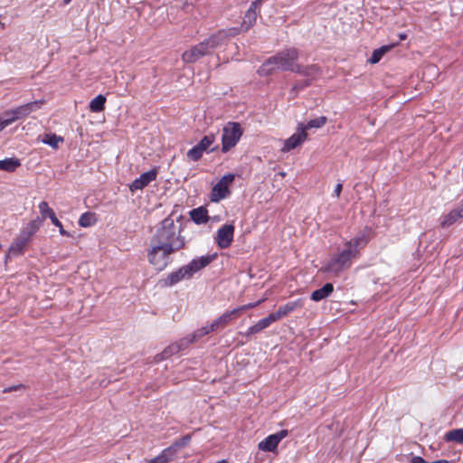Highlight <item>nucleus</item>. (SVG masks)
I'll list each match as a JSON object with an SVG mask.
<instances>
[{
  "instance_id": "1",
  "label": "nucleus",
  "mask_w": 463,
  "mask_h": 463,
  "mask_svg": "<svg viewBox=\"0 0 463 463\" xmlns=\"http://www.w3.org/2000/svg\"><path fill=\"white\" fill-rule=\"evenodd\" d=\"M184 237L171 217L161 222L160 227L150 240L147 260L157 270H163L170 262L171 255L184 249Z\"/></svg>"
},
{
  "instance_id": "2",
  "label": "nucleus",
  "mask_w": 463,
  "mask_h": 463,
  "mask_svg": "<svg viewBox=\"0 0 463 463\" xmlns=\"http://www.w3.org/2000/svg\"><path fill=\"white\" fill-rule=\"evenodd\" d=\"M237 33V28L220 30L212 34L209 38L185 51L182 54V60L187 63H194L203 56L211 54L214 49L226 43L230 38L234 37Z\"/></svg>"
},
{
  "instance_id": "3",
  "label": "nucleus",
  "mask_w": 463,
  "mask_h": 463,
  "mask_svg": "<svg viewBox=\"0 0 463 463\" xmlns=\"http://www.w3.org/2000/svg\"><path fill=\"white\" fill-rule=\"evenodd\" d=\"M298 56V49L294 47L284 49L267 59L260 67L258 72L262 76L270 75L276 70L295 72Z\"/></svg>"
},
{
  "instance_id": "4",
  "label": "nucleus",
  "mask_w": 463,
  "mask_h": 463,
  "mask_svg": "<svg viewBox=\"0 0 463 463\" xmlns=\"http://www.w3.org/2000/svg\"><path fill=\"white\" fill-rule=\"evenodd\" d=\"M41 226L42 220L40 217H37L36 219L28 222L10 245L8 254L10 256L22 255L29 242L32 241L33 235L38 232Z\"/></svg>"
},
{
  "instance_id": "5",
  "label": "nucleus",
  "mask_w": 463,
  "mask_h": 463,
  "mask_svg": "<svg viewBox=\"0 0 463 463\" xmlns=\"http://www.w3.org/2000/svg\"><path fill=\"white\" fill-rule=\"evenodd\" d=\"M358 259L353 251L343 245L342 249H339L337 253L333 255L329 261L323 267L322 270L326 273L338 276L344 270L348 269L353 260Z\"/></svg>"
},
{
  "instance_id": "6",
  "label": "nucleus",
  "mask_w": 463,
  "mask_h": 463,
  "mask_svg": "<svg viewBox=\"0 0 463 463\" xmlns=\"http://www.w3.org/2000/svg\"><path fill=\"white\" fill-rule=\"evenodd\" d=\"M242 136V129L239 123L229 122L222 128V151L228 152L234 147Z\"/></svg>"
},
{
  "instance_id": "7",
  "label": "nucleus",
  "mask_w": 463,
  "mask_h": 463,
  "mask_svg": "<svg viewBox=\"0 0 463 463\" xmlns=\"http://www.w3.org/2000/svg\"><path fill=\"white\" fill-rule=\"evenodd\" d=\"M44 103L43 99L34 100L27 104L19 106L12 110H8L5 113V117H7L10 124L15 120L22 119L27 117L33 111L37 110Z\"/></svg>"
},
{
  "instance_id": "8",
  "label": "nucleus",
  "mask_w": 463,
  "mask_h": 463,
  "mask_svg": "<svg viewBox=\"0 0 463 463\" xmlns=\"http://www.w3.org/2000/svg\"><path fill=\"white\" fill-rule=\"evenodd\" d=\"M234 180L233 174H228L222 177V179L213 187L211 193V200L213 202H219L226 198L230 194L229 184Z\"/></svg>"
},
{
  "instance_id": "9",
  "label": "nucleus",
  "mask_w": 463,
  "mask_h": 463,
  "mask_svg": "<svg viewBox=\"0 0 463 463\" xmlns=\"http://www.w3.org/2000/svg\"><path fill=\"white\" fill-rule=\"evenodd\" d=\"M288 431L287 430H281L277 433L271 434L265 438L258 444L260 450L273 452L277 449L279 443L288 436Z\"/></svg>"
},
{
  "instance_id": "10",
  "label": "nucleus",
  "mask_w": 463,
  "mask_h": 463,
  "mask_svg": "<svg viewBox=\"0 0 463 463\" xmlns=\"http://www.w3.org/2000/svg\"><path fill=\"white\" fill-rule=\"evenodd\" d=\"M234 230L232 224H224L217 231L215 241L221 249H227L231 246L233 241Z\"/></svg>"
},
{
  "instance_id": "11",
  "label": "nucleus",
  "mask_w": 463,
  "mask_h": 463,
  "mask_svg": "<svg viewBox=\"0 0 463 463\" xmlns=\"http://www.w3.org/2000/svg\"><path fill=\"white\" fill-rule=\"evenodd\" d=\"M192 343L193 339H188V337L182 338L179 341L169 345L161 354H156V361L168 359L172 355L179 353L181 350L187 348V346Z\"/></svg>"
},
{
  "instance_id": "12",
  "label": "nucleus",
  "mask_w": 463,
  "mask_h": 463,
  "mask_svg": "<svg viewBox=\"0 0 463 463\" xmlns=\"http://www.w3.org/2000/svg\"><path fill=\"white\" fill-rule=\"evenodd\" d=\"M368 242L369 238L367 234L363 232L352 238L350 241H345L344 245L351 251H353L357 258H359L360 250L364 249L368 244Z\"/></svg>"
},
{
  "instance_id": "13",
  "label": "nucleus",
  "mask_w": 463,
  "mask_h": 463,
  "mask_svg": "<svg viewBox=\"0 0 463 463\" xmlns=\"http://www.w3.org/2000/svg\"><path fill=\"white\" fill-rule=\"evenodd\" d=\"M157 175V170L156 168L151 169L146 173H143L139 177L136 178L129 185L131 192L137 190H142L147 186L152 181L156 180Z\"/></svg>"
},
{
  "instance_id": "14",
  "label": "nucleus",
  "mask_w": 463,
  "mask_h": 463,
  "mask_svg": "<svg viewBox=\"0 0 463 463\" xmlns=\"http://www.w3.org/2000/svg\"><path fill=\"white\" fill-rule=\"evenodd\" d=\"M263 0H255L253 1L247 12L245 13V15L242 20L241 27L248 31L250 27L253 26V24L256 23L258 12L257 9L260 7Z\"/></svg>"
},
{
  "instance_id": "15",
  "label": "nucleus",
  "mask_w": 463,
  "mask_h": 463,
  "mask_svg": "<svg viewBox=\"0 0 463 463\" xmlns=\"http://www.w3.org/2000/svg\"><path fill=\"white\" fill-rule=\"evenodd\" d=\"M307 134L305 132V128L298 127V132L293 134L290 137L284 141V146L281 149L282 152H288L299 145H301L307 139Z\"/></svg>"
},
{
  "instance_id": "16",
  "label": "nucleus",
  "mask_w": 463,
  "mask_h": 463,
  "mask_svg": "<svg viewBox=\"0 0 463 463\" xmlns=\"http://www.w3.org/2000/svg\"><path fill=\"white\" fill-rule=\"evenodd\" d=\"M304 307V300L302 298H298L294 301H290L286 303L283 306H280L276 312L271 313L276 321L280 318L288 316L289 313L293 312L298 308H301Z\"/></svg>"
},
{
  "instance_id": "17",
  "label": "nucleus",
  "mask_w": 463,
  "mask_h": 463,
  "mask_svg": "<svg viewBox=\"0 0 463 463\" xmlns=\"http://www.w3.org/2000/svg\"><path fill=\"white\" fill-rule=\"evenodd\" d=\"M215 259L214 255H206L201 256L200 258L192 260L187 265L186 268L188 271L191 273V277L199 270L204 269L208 266L213 260Z\"/></svg>"
},
{
  "instance_id": "18",
  "label": "nucleus",
  "mask_w": 463,
  "mask_h": 463,
  "mask_svg": "<svg viewBox=\"0 0 463 463\" xmlns=\"http://www.w3.org/2000/svg\"><path fill=\"white\" fill-rule=\"evenodd\" d=\"M240 317L236 308L224 312L222 316L217 317L212 322L211 329H218L225 327L229 323L237 319Z\"/></svg>"
},
{
  "instance_id": "19",
  "label": "nucleus",
  "mask_w": 463,
  "mask_h": 463,
  "mask_svg": "<svg viewBox=\"0 0 463 463\" xmlns=\"http://www.w3.org/2000/svg\"><path fill=\"white\" fill-rule=\"evenodd\" d=\"M191 273L188 271L186 265L181 267L179 269L171 272L165 279V286H174L179 281L186 279H190Z\"/></svg>"
},
{
  "instance_id": "20",
  "label": "nucleus",
  "mask_w": 463,
  "mask_h": 463,
  "mask_svg": "<svg viewBox=\"0 0 463 463\" xmlns=\"http://www.w3.org/2000/svg\"><path fill=\"white\" fill-rule=\"evenodd\" d=\"M295 72L307 77L306 80H310V82H312L313 80H317L320 76L321 70L316 64L307 65V66H301V65L298 64L297 68L295 69Z\"/></svg>"
},
{
  "instance_id": "21",
  "label": "nucleus",
  "mask_w": 463,
  "mask_h": 463,
  "mask_svg": "<svg viewBox=\"0 0 463 463\" xmlns=\"http://www.w3.org/2000/svg\"><path fill=\"white\" fill-rule=\"evenodd\" d=\"M463 218V204L458 208L451 210L448 214L444 215L440 220V227L448 228L454 224L458 220Z\"/></svg>"
},
{
  "instance_id": "22",
  "label": "nucleus",
  "mask_w": 463,
  "mask_h": 463,
  "mask_svg": "<svg viewBox=\"0 0 463 463\" xmlns=\"http://www.w3.org/2000/svg\"><path fill=\"white\" fill-rule=\"evenodd\" d=\"M274 322H276V319L270 313L267 317L259 320L255 325L249 327L245 335L249 336L250 335L258 334L263 329L269 327Z\"/></svg>"
},
{
  "instance_id": "23",
  "label": "nucleus",
  "mask_w": 463,
  "mask_h": 463,
  "mask_svg": "<svg viewBox=\"0 0 463 463\" xmlns=\"http://www.w3.org/2000/svg\"><path fill=\"white\" fill-rule=\"evenodd\" d=\"M334 291V286L332 283H326L322 288L315 290L311 294V299L313 301H320L326 298Z\"/></svg>"
},
{
  "instance_id": "24",
  "label": "nucleus",
  "mask_w": 463,
  "mask_h": 463,
  "mask_svg": "<svg viewBox=\"0 0 463 463\" xmlns=\"http://www.w3.org/2000/svg\"><path fill=\"white\" fill-rule=\"evenodd\" d=\"M190 216L196 224L206 223L209 221L208 211L204 207L193 209Z\"/></svg>"
},
{
  "instance_id": "25",
  "label": "nucleus",
  "mask_w": 463,
  "mask_h": 463,
  "mask_svg": "<svg viewBox=\"0 0 463 463\" xmlns=\"http://www.w3.org/2000/svg\"><path fill=\"white\" fill-rule=\"evenodd\" d=\"M20 165V160L14 157L0 160V170L8 173L14 172Z\"/></svg>"
},
{
  "instance_id": "26",
  "label": "nucleus",
  "mask_w": 463,
  "mask_h": 463,
  "mask_svg": "<svg viewBox=\"0 0 463 463\" xmlns=\"http://www.w3.org/2000/svg\"><path fill=\"white\" fill-rule=\"evenodd\" d=\"M175 455V453L174 452V449L169 446L168 448L165 449L158 456L150 459L146 463H167L173 458Z\"/></svg>"
},
{
  "instance_id": "27",
  "label": "nucleus",
  "mask_w": 463,
  "mask_h": 463,
  "mask_svg": "<svg viewBox=\"0 0 463 463\" xmlns=\"http://www.w3.org/2000/svg\"><path fill=\"white\" fill-rule=\"evenodd\" d=\"M38 208H39V212L42 215V218H40L42 220V222L46 218H50L51 221L55 219V217H56L55 213L53 212V210L51 207H49V204L47 202H45V201L41 202L38 205Z\"/></svg>"
},
{
  "instance_id": "28",
  "label": "nucleus",
  "mask_w": 463,
  "mask_h": 463,
  "mask_svg": "<svg viewBox=\"0 0 463 463\" xmlns=\"http://www.w3.org/2000/svg\"><path fill=\"white\" fill-rule=\"evenodd\" d=\"M446 441H454L463 444V429H455L448 431L444 437Z\"/></svg>"
},
{
  "instance_id": "29",
  "label": "nucleus",
  "mask_w": 463,
  "mask_h": 463,
  "mask_svg": "<svg viewBox=\"0 0 463 463\" xmlns=\"http://www.w3.org/2000/svg\"><path fill=\"white\" fill-rule=\"evenodd\" d=\"M391 45H383L373 52L372 56L369 58L368 61L372 64H375L380 61L382 57L391 50Z\"/></svg>"
},
{
  "instance_id": "30",
  "label": "nucleus",
  "mask_w": 463,
  "mask_h": 463,
  "mask_svg": "<svg viewBox=\"0 0 463 463\" xmlns=\"http://www.w3.org/2000/svg\"><path fill=\"white\" fill-rule=\"evenodd\" d=\"M106 103V98L99 94L95 97L90 103V109L92 112H100L104 109Z\"/></svg>"
},
{
  "instance_id": "31",
  "label": "nucleus",
  "mask_w": 463,
  "mask_h": 463,
  "mask_svg": "<svg viewBox=\"0 0 463 463\" xmlns=\"http://www.w3.org/2000/svg\"><path fill=\"white\" fill-rule=\"evenodd\" d=\"M215 141V136L213 134L204 136L201 141L197 144L200 148L203 149V152H213L215 148H210V146Z\"/></svg>"
},
{
  "instance_id": "32",
  "label": "nucleus",
  "mask_w": 463,
  "mask_h": 463,
  "mask_svg": "<svg viewBox=\"0 0 463 463\" xmlns=\"http://www.w3.org/2000/svg\"><path fill=\"white\" fill-rule=\"evenodd\" d=\"M326 121H327L326 117L321 116V117H318V118L309 120L305 127L302 124H299V128H305V131L307 129H310L313 128H322L326 123Z\"/></svg>"
},
{
  "instance_id": "33",
  "label": "nucleus",
  "mask_w": 463,
  "mask_h": 463,
  "mask_svg": "<svg viewBox=\"0 0 463 463\" xmlns=\"http://www.w3.org/2000/svg\"><path fill=\"white\" fill-rule=\"evenodd\" d=\"M43 142L49 145L52 148H57L59 144L63 142V138L55 134H46L43 139Z\"/></svg>"
},
{
  "instance_id": "34",
  "label": "nucleus",
  "mask_w": 463,
  "mask_h": 463,
  "mask_svg": "<svg viewBox=\"0 0 463 463\" xmlns=\"http://www.w3.org/2000/svg\"><path fill=\"white\" fill-rule=\"evenodd\" d=\"M96 222L95 214L93 213H84L79 220V224L81 227H90Z\"/></svg>"
},
{
  "instance_id": "35",
  "label": "nucleus",
  "mask_w": 463,
  "mask_h": 463,
  "mask_svg": "<svg viewBox=\"0 0 463 463\" xmlns=\"http://www.w3.org/2000/svg\"><path fill=\"white\" fill-rule=\"evenodd\" d=\"M203 151L202 148H200L198 146V145L194 146V147H192L191 149L188 150L186 156L187 157L194 161V162H196L198 161L199 159H201V157L203 156Z\"/></svg>"
},
{
  "instance_id": "36",
  "label": "nucleus",
  "mask_w": 463,
  "mask_h": 463,
  "mask_svg": "<svg viewBox=\"0 0 463 463\" xmlns=\"http://www.w3.org/2000/svg\"><path fill=\"white\" fill-rule=\"evenodd\" d=\"M190 440H191V436L185 435V436L182 437L181 439H179L178 440H175L170 447L174 449V452L176 454L178 449L180 448H184V447L187 446L189 444Z\"/></svg>"
},
{
  "instance_id": "37",
  "label": "nucleus",
  "mask_w": 463,
  "mask_h": 463,
  "mask_svg": "<svg viewBox=\"0 0 463 463\" xmlns=\"http://www.w3.org/2000/svg\"><path fill=\"white\" fill-rule=\"evenodd\" d=\"M210 328H212V323L209 326H205L202 327L201 329L197 330L194 334V335H192L191 337H188V339H193V342H194L196 337H202V336L209 334L210 332H213L215 330V329H210Z\"/></svg>"
},
{
  "instance_id": "38",
  "label": "nucleus",
  "mask_w": 463,
  "mask_h": 463,
  "mask_svg": "<svg viewBox=\"0 0 463 463\" xmlns=\"http://www.w3.org/2000/svg\"><path fill=\"white\" fill-rule=\"evenodd\" d=\"M311 84L310 80H304L298 81L294 84L292 87L291 91L295 92V95L301 90H304L305 88L308 87Z\"/></svg>"
},
{
  "instance_id": "39",
  "label": "nucleus",
  "mask_w": 463,
  "mask_h": 463,
  "mask_svg": "<svg viewBox=\"0 0 463 463\" xmlns=\"http://www.w3.org/2000/svg\"><path fill=\"white\" fill-rule=\"evenodd\" d=\"M264 300H265V298H262V299H260L259 301H257L255 303H249V304L241 306L239 307H236V310L238 311L239 315L241 316L244 311H246L248 309H250V308H253V307H256L260 303H262Z\"/></svg>"
},
{
  "instance_id": "40",
  "label": "nucleus",
  "mask_w": 463,
  "mask_h": 463,
  "mask_svg": "<svg viewBox=\"0 0 463 463\" xmlns=\"http://www.w3.org/2000/svg\"><path fill=\"white\" fill-rule=\"evenodd\" d=\"M411 463H430V462H427L423 458H421L420 456H414L411 458ZM430 463H449V462L446 459H439V460L433 461Z\"/></svg>"
},
{
  "instance_id": "41",
  "label": "nucleus",
  "mask_w": 463,
  "mask_h": 463,
  "mask_svg": "<svg viewBox=\"0 0 463 463\" xmlns=\"http://www.w3.org/2000/svg\"><path fill=\"white\" fill-rule=\"evenodd\" d=\"M52 223L59 228V232L61 235L69 236V233L63 229L61 222L58 220L57 217L52 220Z\"/></svg>"
},
{
  "instance_id": "42",
  "label": "nucleus",
  "mask_w": 463,
  "mask_h": 463,
  "mask_svg": "<svg viewBox=\"0 0 463 463\" xmlns=\"http://www.w3.org/2000/svg\"><path fill=\"white\" fill-rule=\"evenodd\" d=\"M24 388V385L23 384H18V385H12V386H9L7 388H5L3 390V392L4 393H6V392H14V391H17V390H20V389H23Z\"/></svg>"
},
{
  "instance_id": "43",
  "label": "nucleus",
  "mask_w": 463,
  "mask_h": 463,
  "mask_svg": "<svg viewBox=\"0 0 463 463\" xmlns=\"http://www.w3.org/2000/svg\"><path fill=\"white\" fill-rule=\"evenodd\" d=\"M10 125L9 120L7 119V117H5L3 118H0V132Z\"/></svg>"
},
{
  "instance_id": "44",
  "label": "nucleus",
  "mask_w": 463,
  "mask_h": 463,
  "mask_svg": "<svg viewBox=\"0 0 463 463\" xmlns=\"http://www.w3.org/2000/svg\"><path fill=\"white\" fill-rule=\"evenodd\" d=\"M342 189H343V184L341 183H338L335 187V190H334V194L336 196V197H339L340 194H341V192H342Z\"/></svg>"
},
{
  "instance_id": "45",
  "label": "nucleus",
  "mask_w": 463,
  "mask_h": 463,
  "mask_svg": "<svg viewBox=\"0 0 463 463\" xmlns=\"http://www.w3.org/2000/svg\"><path fill=\"white\" fill-rule=\"evenodd\" d=\"M425 70L427 71H429L430 73H436L437 72V68L434 65H428V66H426Z\"/></svg>"
},
{
  "instance_id": "46",
  "label": "nucleus",
  "mask_w": 463,
  "mask_h": 463,
  "mask_svg": "<svg viewBox=\"0 0 463 463\" xmlns=\"http://www.w3.org/2000/svg\"><path fill=\"white\" fill-rule=\"evenodd\" d=\"M71 2V0H63V4H64V5H68V4H70Z\"/></svg>"
},
{
  "instance_id": "47",
  "label": "nucleus",
  "mask_w": 463,
  "mask_h": 463,
  "mask_svg": "<svg viewBox=\"0 0 463 463\" xmlns=\"http://www.w3.org/2000/svg\"><path fill=\"white\" fill-rule=\"evenodd\" d=\"M217 463H229V462H228V461H226V460H221V461H219V462H217Z\"/></svg>"
}]
</instances>
